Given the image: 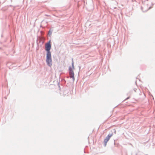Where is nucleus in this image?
I'll use <instances>...</instances> for the list:
<instances>
[{"label":"nucleus","instance_id":"1","mask_svg":"<svg viewBox=\"0 0 155 155\" xmlns=\"http://www.w3.org/2000/svg\"><path fill=\"white\" fill-rule=\"evenodd\" d=\"M46 61L48 64L49 66L50 67L52 63L51 52H47Z\"/></svg>","mask_w":155,"mask_h":155},{"label":"nucleus","instance_id":"2","mask_svg":"<svg viewBox=\"0 0 155 155\" xmlns=\"http://www.w3.org/2000/svg\"><path fill=\"white\" fill-rule=\"evenodd\" d=\"M75 68H70L69 69V74L70 77L72 78L73 81L74 80V71Z\"/></svg>","mask_w":155,"mask_h":155},{"label":"nucleus","instance_id":"3","mask_svg":"<svg viewBox=\"0 0 155 155\" xmlns=\"http://www.w3.org/2000/svg\"><path fill=\"white\" fill-rule=\"evenodd\" d=\"M51 48V45L50 43V41L46 43L45 46V50L47 52H51L50 50Z\"/></svg>","mask_w":155,"mask_h":155},{"label":"nucleus","instance_id":"4","mask_svg":"<svg viewBox=\"0 0 155 155\" xmlns=\"http://www.w3.org/2000/svg\"><path fill=\"white\" fill-rule=\"evenodd\" d=\"M112 134H109L106 137V138L104 140V142L105 146H106L107 142L109 141L110 138L112 136Z\"/></svg>","mask_w":155,"mask_h":155},{"label":"nucleus","instance_id":"5","mask_svg":"<svg viewBox=\"0 0 155 155\" xmlns=\"http://www.w3.org/2000/svg\"><path fill=\"white\" fill-rule=\"evenodd\" d=\"M74 62L73 61V58L72 59V68H74Z\"/></svg>","mask_w":155,"mask_h":155},{"label":"nucleus","instance_id":"6","mask_svg":"<svg viewBox=\"0 0 155 155\" xmlns=\"http://www.w3.org/2000/svg\"><path fill=\"white\" fill-rule=\"evenodd\" d=\"M150 8H151V7H149L148 8V9H147V10H144V11L143 10V12H146L149 9H150Z\"/></svg>","mask_w":155,"mask_h":155},{"label":"nucleus","instance_id":"7","mask_svg":"<svg viewBox=\"0 0 155 155\" xmlns=\"http://www.w3.org/2000/svg\"><path fill=\"white\" fill-rule=\"evenodd\" d=\"M52 33V32L50 31H49L48 33V34L49 35H51Z\"/></svg>","mask_w":155,"mask_h":155},{"label":"nucleus","instance_id":"8","mask_svg":"<svg viewBox=\"0 0 155 155\" xmlns=\"http://www.w3.org/2000/svg\"><path fill=\"white\" fill-rule=\"evenodd\" d=\"M144 8V7H142V8H142V9H143Z\"/></svg>","mask_w":155,"mask_h":155},{"label":"nucleus","instance_id":"9","mask_svg":"<svg viewBox=\"0 0 155 155\" xmlns=\"http://www.w3.org/2000/svg\"><path fill=\"white\" fill-rule=\"evenodd\" d=\"M69 68H71V67H69Z\"/></svg>","mask_w":155,"mask_h":155}]
</instances>
